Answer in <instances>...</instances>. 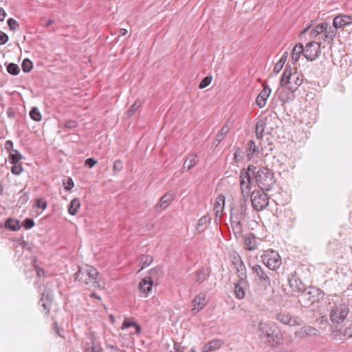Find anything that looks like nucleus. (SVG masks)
<instances>
[{"label":"nucleus","instance_id":"3c124183","mask_svg":"<svg viewBox=\"0 0 352 352\" xmlns=\"http://www.w3.org/2000/svg\"><path fill=\"white\" fill-rule=\"evenodd\" d=\"M123 168V164L120 160H117L113 163V169L114 172H120Z\"/></svg>","mask_w":352,"mask_h":352},{"label":"nucleus","instance_id":"774afa93","mask_svg":"<svg viewBox=\"0 0 352 352\" xmlns=\"http://www.w3.org/2000/svg\"><path fill=\"white\" fill-rule=\"evenodd\" d=\"M276 318L278 321L281 322L283 324H286V320L285 319L284 315L278 314H276Z\"/></svg>","mask_w":352,"mask_h":352},{"label":"nucleus","instance_id":"5701e85b","mask_svg":"<svg viewBox=\"0 0 352 352\" xmlns=\"http://www.w3.org/2000/svg\"><path fill=\"white\" fill-rule=\"evenodd\" d=\"M223 344L221 339H214L206 344L202 348V352H211L220 349Z\"/></svg>","mask_w":352,"mask_h":352},{"label":"nucleus","instance_id":"9b49d317","mask_svg":"<svg viewBox=\"0 0 352 352\" xmlns=\"http://www.w3.org/2000/svg\"><path fill=\"white\" fill-rule=\"evenodd\" d=\"M321 53L320 43L309 42L303 48V56L307 60L313 61L316 60Z\"/></svg>","mask_w":352,"mask_h":352},{"label":"nucleus","instance_id":"c85d7f7f","mask_svg":"<svg viewBox=\"0 0 352 352\" xmlns=\"http://www.w3.org/2000/svg\"><path fill=\"white\" fill-rule=\"evenodd\" d=\"M302 53L303 54V45L301 43L296 45L293 48L292 54V62L293 64H296Z\"/></svg>","mask_w":352,"mask_h":352},{"label":"nucleus","instance_id":"69168bd1","mask_svg":"<svg viewBox=\"0 0 352 352\" xmlns=\"http://www.w3.org/2000/svg\"><path fill=\"white\" fill-rule=\"evenodd\" d=\"M285 78H286V69L283 71V74H282V77H281V79H280V85L282 87H284V86L286 84Z\"/></svg>","mask_w":352,"mask_h":352},{"label":"nucleus","instance_id":"f03ea898","mask_svg":"<svg viewBox=\"0 0 352 352\" xmlns=\"http://www.w3.org/2000/svg\"><path fill=\"white\" fill-rule=\"evenodd\" d=\"M248 170L251 172V175L254 177L257 186L263 190H270L276 184L274 173L266 166L249 165Z\"/></svg>","mask_w":352,"mask_h":352},{"label":"nucleus","instance_id":"6ab92c4d","mask_svg":"<svg viewBox=\"0 0 352 352\" xmlns=\"http://www.w3.org/2000/svg\"><path fill=\"white\" fill-rule=\"evenodd\" d=\"M174 199V195L171 192L164 194L157 204L156 210L166 209Z\"/></svg>","mask_w":352,"mask_h":352},{"label":"nucleus","instance_id":"4c0bfd02","mask_svg":"<svg viewBox=\"0 0 352 352\" xmlns=\"http://www.w3.org/2000/svg\"><path fill=\"white\" fill-rule=\"evenodd\" d=\"M208 270L205 268L200 269L196 275V282L198 283H201L208 276Z\"/></svg>","mask_w":352,"mask_h":352},{"label":"nucleus","instance_id":"6e6552de","mask_svg":"<svg viewBox=\"0 0 352 352\" xmlns=\"http://www.w3.org/2000/svg\"><path fill=\"white\" fill-rule=\"evenodd\" d=\"M263 263L270 270H275L278 268L281 263V258L279 254L274 250L265 251L261 256Z\"/></svg>","mask_w":352,"mask_h":352},{"label":"nucleus","instance_id":"5fc2aeb1","mask_svg":"<svg viewBox=\"0 0 352 352\" xmlns=\"http://www.w3.org/2000/svg\"><path fill=\"white\" fill-rule=\"evenodd\" d=\"M8 36L6 33L0 32V45H4L8 42Z\"/></svg>","mask_w":352,"mask_h":352},{"label":"nucleus","instance_id":"aec40b11","mask_svg":"<svg viewBox=\"0 0 352 352\" xmlns=\"http://www.w3.org/2000/svg\"><path fill=\"white\" fill-rule=\"evenodd\" d=\"M225 198L223 195H219L216 199L214 206V221H217L221 217L224 208Z\"/></svg>","mask_w":352,"mask_h":352},{"label":"nucleus","instance_id":"f257e3e1","mask_svg":"<svg viewBox=\"0 0 352 352\" xmlns=\"http://www.w3.org/2000/svg\"><path fill=\"white\" fill-rule=\"evenodd\" d=\"M76 280L87 287L88 289H102L104 283L98 270L89 265L79 267L74 274Z\"/></svg>","mask_w":352,"mask_h":352},{"label":"nucleus","instance_id":"4d7b16f0","mask_svg":"<svg viewBox=\"0 0 352 352\" xmlns=\"http://www.w3.org/2000/svg\"><path fill=\"white\" fill-rule=\"evenodd\" d=\"M36 206L38 208H41L42 210H45L47 206V203L43 199H38L36 201Z\"/></svg>","mask_w":352,"mask_h":352},{"label":"nucleus","instance_id":"2f4dec72","mask_svg":"<svg viewBox=\"0 0 352 352\" xmlns=\"http://www.w3.org/2000/svg\"><path fill=\"white\" fill-rule=\"evenodd\" d=\"M327 27L328 23L326 22L319 23L315 28L311 30L309 34L311 36L315 37L327 30Z\"/></svg>","mask_w":352,"mask_h":352},{"label":"nucleus","instance_id":"4468645a","mask_svg":"<svg viewBox=\"0 0 352 352\" xmlns=\"http://www.w3.org/2000/svg\"><path fill=\"white\" fill-rule=\"evenodd\" d=\"M287 282L292 292L290 295H289V293L287 292V298H289V301H292V300L291 298L294 296L297 297L302 289H305V286L300 280L294 278H292V279L288 278Z\"/></svg>","mask_w":352,"mask_h":352},{"label":"nucleus","instance_id":"b1692460","mask_svg":"<svg viewBox=\"0 0 352 352\" xmlns=\"http://www.w3.org/2000/svg\"><path fill=\"white\" fill-rule=\"evenodd\" d=\"M262 148H260L259 145H256V142L251 140L248 143V148L246 150L247 157L250 160L254 155L260 154Z\"/></svg>","mask_w":352,"mask_h":352},{"label":"nucleus","instance_id":"37998d69","mask_svg":"<svg viewBox=\"0 0 352 352\" xmlns=\"http://www.w3.org/2000/svg\"><path fill=\"white\" fill-rule=\"evenodd\" d=\"M7 71L9 74L15 76L19 73L20 69H19V67L16 64L10 63L7 66Z\"/></svg>","mask_w":352,"mask_h":352},{"label":"nucleus","instance_id":"4be33fe9","mask_svg":"<svg viewBox=\"0 0 352 352\" xmlns=\"http://www.w3.org/2000/svg\"><path fill=\"white\" fill-rule=\"evenodd\" d=\"M192 311L196 314L202 309L206 305V298L204 294L197 295L192 302Z\"/></svg>","mask_w":352,"mask_h":352},{"label":"nucleus","instance_id":"20e7f679","mask_svg":"<svg viewBox=\"0 0 352 352\" xmlns=\"http://www.w3.org/2000/svg\"><path fill=\"white\" fill-rule=\"evenodd\" d=\"M280 331L276 325L270 322H259L257 329L258 338L265 343L275 341L278 338Z\"/></svg>","mask_w":352,"mask_h":352},{"label":"nucleus","instance_id":"c756f323","mask_svg":"<svg viewBox=\"0 0 352 352\" xmlns=\"http://www.w3.org/2000/svg\"><path fill=\"white\" fill-rule=\"evenodd\" d=\"M197 163V155L194 153H190L186 157L184 164L183 168L184 169H190Z\"/></svg>","mask_w":352,"mask_h":352},{"label":"nucleus","instance_id":"0e129e2a","mask_svg":"<svg viewBox=\"0 0 352 352\" xmlns=\"http://www.w3.org/2000/svg\"><path fill=\"white\" fill-rule=\"evenodd\" d=\"M34 267H35V270L36 272L37 276L41 277L44 275V274H45L44 270L41 267H40L36 265H34Z\"/></svg>","mask_w":352,"mask_h":352},{"label":"nucleus","instance_id":"052dcab7","mask_svg":"<svg viewBox=\"0 0 352 352\" xmlns=\"http://www.w3.org/2000/svg\"><path fill=\"white\" fill-rule=\"evenodd\" d=\"M294 334L300 338H305L307 336L305 335V331H304V327H301L297 331H295Z\"/></svg>","mask_w":352,"mask_h":352},{"label":"nucleus","instance_id":"e433bc0d","mask_svg":"<svg viewBox=\"0 0 352 352\" xmlns=\"http://www.w3.org/2000/svg\"><path fill=\"white\" fill-rule=\"evenodd\" d=\"M285 62H286V52H285L282 54L280 60L276 63V65L274 67V72L276 74L279 73L281 71V69H283Z\"/></svg>","mask_w":352,"mask_h":352},{"label":"nucleus","instance_id":"c9c22d12","mask_svg":"<svg viewBox=\"0 0 352 352\" xmlns=\"http://www.w3.org/2000/svg\"><path fill=\"white\" fill-rule=\"evenodd\" d=\"M23 158V155L17 150H13L9 154V160L12 164L19 163Z\"/></svg>","mask_w":352,"mask_h":352},{"label":"nucleus","instance_id":"1a4fd4ad","mask_svg":"<svg viewBox=\"0 0 352 352\" xmlns=\"http://www.w3.org/2000/svg\"><path fill=\"white\" fill-rule=\"evenodd\" d=\"M240 188L242 194L241 198L248 199L251 186H252V175L251 172L247 170L243 169L240 172Z\"/></svg>","mask_w":352,"mask_h":352},{"label":"nucleus","instance_id":"864d4df0","mask_svg":"<svg viewBox=\"0 0 352 352\" xmlns=\"http://www.w3.org/2000/svg\"><path fill=\"white\" fill-rule=\"evenodd\" d=\"M135 323L133 322V321H131L128 318H126L124 322H123V324H122V326L121 327L122 329H128L132 326H135Z\"/></svg>","mask_w":352,"mask_h":352},{"label":"nucleus","instance_id":"0eeeda50","mask_svg":"<svg viewBox=\"0 0 352 352\" xmlns=\"http://www.w3.org/2000/svg\"><path fill=\"white\" fill-rule=\"evenodd\" d=\"M261 189L254 190L251 193V202L252 207L257 211H262L269 205V197Z\"/></svg>","mask_w":352,"mask_h":352},{"label":"nucleus","instance_id":"f704fd0d","mask_svg":"<svg viewBox=\"0 0 352 352\" xmlns=\"http://www.w3.org/2000/svg\"><path fill=\"white\" fill-rule=\"evenodd\" d=\"M337 31L336 30L330 28L329 31L326 32L323 38V41L329 44L331 43L335 37L336 36Z\"/></svg>","mask_w":352,"mask_h":352},{"label":"nucleus","instance_id":"7c9ffc66","mask_svg":"<svg viewBox=\"0 0 352 352\" xmlns=\"http://www.w3.org/2000/svg\"><path fill=\"white\" fill-rule=\"evenodd\" d=\"M210 220L211 218L208 215H204L198 220L197 230L199 232H201L206 229L207 225L210 223Z\"/></svg>","mask_w":352,"mask_h":352},{"label":"nucleus","instance_id":"ea45409f","mask_svg":"<svg viewBox=\"0 0 352 352\" xmlns=\"http://www.w3.org/2000/svg\"><path fill=\"white\" fill-rule=\"evenodd\" d=\"M304 331H305V335L307 336H318L319 335V331L316 328L311 326H305Z\"/></svg>","mask_w":352,"mask_h":352},{"label":"nucleus","instance_id":"bb28decb","mask_svg":"<svg viewBox=\"0 0 352 352\" xmlns=\"http://www.w3.org/2000/svg\"><path fill=\"white\" fill-rule=\"evenodd\" d=\"M230 130V126L228 124H226L217 133L214 144L217 146L224 138V137L229 133Z\"/></svg>","mask_w":352,"mask_h":352},{"label":"nucleus","instance_id":"c03bdc74","mask_svg":"<svg viewBox=\"0 0 352 352\" xmlns=\"http://www.w3.org/2000/svg\"><path fill=\"white\" fill-rule=\"evenodd\" d=\"M153 261L152 256L148 255H142L141 256V263H142V269L150 265Z\"/></svg>","mask_w":352,"mask_h":352},{"label":"nucleus","instance_id":"338daca9","mask_svg":"<svg viewBox=\"0 0 352 352\" xmlns=\"http://www.w3.org/2000/svg\"><path fill=\"white\" fill-rule=\"evenodd\" d=\"M74 184L73 180L72 179H69L67 181V184H66V185L65 186V188L67 190H71L74 187Z\"/></svg>","mask_w":352,"mask_h":352},{"label":"nucleus","instance_id":"473e14b6","mask_svg":"<svg viewBox=\"0 0 352 352\" xmlns=\"http://www.w3.org/2000/svg\"><path fill=\"white\" fill-rule=\"evenodd\" d=\"M80 206V200L77 198L73 199L68 206V212L71 215H76L78 212Z\"/></svg>","mask_w":352,"mask_h":352},{"label":"nucleus","instance_id":"a211bd4d","mask_svg":"<svg viewBox=\"0 0 352 352\" xmlns=\"http://www.w3.org/2000/svg\"><path fill=\"white\" fill-rule=\"evenodd\" d=\"M301 82L302 80L299 78L298 74L289 73L287 75V90L295 91Z\"/></svg>","mask_w":352,"mask_h":352},{"label":"nucleus","instance_id":"a878e982","mask_svg":"<svg viewBox=\"0 0 352 352\" xmlns=\"http://www.w3.org/2000/svg\"><path fill=\"white\" fill-rule=\"evenodd\" d=\"M266 124V119L259 118L257 120L255 127V134L258 140H261L263 139Z\"/></svg>","mask_w":352,"mask_h":352},{"label":"nucleus","instance_id":"09e8293b","mask_svg":"<svg viewBox=\"0 0 352 352\" xmlns=\"http://www.w3.org/2000/svg\"><path fill=\"white\" fill-rule=\"evenodd\" d=\"M211 80H212L211 76L205 77L199 83V88L201 89L206 88L210 84Z\"/></svg>","mask_w":352,"mask_h":352},{"label":"nucleus","instance_id":"603ef678","mask_svg":"<svg viewBox=\"0 0 352 352\" xmlns=\"http://www.w3.org/2000/svg\"><path fill=\"white\" fill-rule=\"evenodd\" d=\"M8 25L11 30H16L17 27H19L17 21L12 18H10L8 20Z\"/></svg>","mask_w":352,"mask_h":352},{"label":"nucleus","instance_id":"423d86ee","mask_svg":"<svg viewBox=\"0 0 352 352\" xmlns=\"http://www.w3.org/2000/svg\"><path fill=\"white\" fill-rule=\"evenodd\" d=\"M349 314V306L344 302L335 303L331 309L329 318L334 324L342 323Z\"/></svg>","mask_w":352,"mask_h":352},{"label":"nucleus","instance_id":"13d9d810","mask_svg":"<svg viewBox=\"0 0 352 352\" xmlns=\"http://www.w3.org/2000/svg\"><path fill=\"white\" fill-rule=\"evenodd\" d=\"M97 163V161L92 158V157H90V158H88L85 161V166L89 167V168H91L93 167L94 165H96Z\"/></svg>","mask_w":352,"mask_h":352},{"label":"nucleus","instance_id":"9d476101","mask_svg":"<svg viewBox=\"0 0 352 352\" xmlns=\"http://www.w3.org/2000/svg\"><path fill=\"white\" fill-rule=\"evenodd\" d=\"M252 274L255 276L254 281L262 287H267L270 285V278L263 268L258 265L252 267Z\"/></svg>","mask_w":352,"mask_h":352},{"label":"nucleus","instance_id":"8fccbe9b","mask_svg":"<svg viewBox=\"0 0 352 352\" xmlns=\"http://www.w3.org/2000/svg\"><path fill=\"white\" fill-rule=\"evenodd\" d=\"M22 226L27 230L32 228L34 226V221L32 219L26 218L22 223Z\"/></svg>","mask_w":352,"mask_h":352},{"label":"nucleus","instance_id":"58836bf2","mask_svg":"<svg viewBox=\"0 0 352 352\" xmlns=\"http://www.w3.org/2000/svg\"><path fill=\"white\" fill-rule=\"evenodd\" d=\"M30 118L36 122H38L41 120L42 116L38 110V109L36 107H34L32 108V109L30 111Z\"/></svg>","mask_w":352,"mask_h":352},{"label":"nucleus","instance_id":"ddd939ff","mask_svg":"<svg viewBox=\"0 0 352 352\" xmlns=\"http://www.w3.org/2000/svg\"><path fill=\"white\" fill-rule=\"evenodd\" d=\"M232 265L234 267L238 280H247L246 267L239 254L234 255Z\"/></svg>","mask_w":352,"mask_h":352},{"label":"nucleus","instance_id":"7ed1b4c3","mask_svg":"<svg viewBox=\"0 0 352 352\" xmlns=\"http://www.w3.org/2000/svg\"><path fill=\"white\" fill-rule=\"evenodd\" d=\"M248 199L241 198L238 205L234 206L230 212V224L236 238L241 236L243 232L242 221L247 216Z\"/></svg>","mask_w":352,"mask_h":352},{"label":"nucleus","instance_id":"f3484780","mask_svg":"<svg viewBox=\"0 0 352 352\" xmlns=\"http://www.w3.org/2000/svg\"><path fill=\"white\" fill-rule=\"evenodd\" d=\"M271 94V89L267 85H264L263 90L259 93L256 99V104L259 108H263L266 104L267 99Z\"/></svg>","mask_w":352,"mask_h":352},{"label":"nucleus","instance_id":"dca6fc26","mask_svg":"<svg viewBox=\"0 0 352 352\" xmlns=\"http://www.w3.org/2000/svg\"><path fill=\"white\" fill-rule=\"evenodd\" d=\"M248 287V283L247 280H237L234 283V294L236 298L240 300L244 298Z\"/></svg>","mask_w":352,"mask_h":352},{"label":"nucleus","instance_id":"a18cd8bd","mask_svg":"<svg viewBox=\"0 0 352 352\" xmlns=\"http://www.w3.org/2000/svg\"><path fill=\"white\" fill-rule=\"evenodd\" d=\"M85 352H102V348L91 341V346L87 347Z\"/></svg>","mask_w":352,"mask_h":352},{"label":"nucleus","instance_id":"72a5a7b5","mask_svg":"<svg viewBox=\"0 0 352 352\" xmlns=\"http://www.w3.org/2000/svg\"><path fill=\"white\" fill-rule=\"evenodd\" d=\"M150 276L148 277H152V280L154 281V279L157 280L163 276V270L160 266L155 267L151 269L149 272Z\"/></svg>","mask_w":352,"mask_h":352},{"label":"nucleus","instance_id":"de8ad7c7","mask_svg":"<svg viewBox=\"0 0 352 352\" xmlns=\"http://www.w3.org/2000/svg\"><path fill=\"white\" fill-rule=\"evenodd\" d=\"M13 166L11 168V172L14 175H19L23 171V167L19 163L12 164Z\"/></svg>","mask_w":352,"mask_h":352},{"label":"nucleus","instance_id":"6e6d98bb","mask_svg":"<svg viewBox=\"0 0 352 352\" xmlns=\"http://www.w3.org/2000/svg\"><path fill=\"white\" fill-rule=\"evenodd\" d=\"M65 126L67 129H74L77 126V122L75 120H68L65 123Z\"/></svg>","mask_w":352,"mask_h":352},{"label":"nucleus","instance_id":"2eb2a0df","mask_svg":"<svg viewBox=\"0 0 352 352\" xmlns=\"http://www.w3.org/2000/svg\"><path fill=\"white\" fill-rule=\"evenodd\" d=\"M352 24V16L346 14H338L333 20V27L342 29Z\"/></svg>","mask_w":352,"mask_h":352},{"label":"nucleus","instance_id":"bf43d9fd","mask_svg":"<svg viewBox=\"0 0 352 352\" xmlns=\"http://www.w3.org/2000/svg\"><path fill=\"white\" fill-rule=\"evenodd\" d=\"M107 348L111 350V352H126L125 351L121 350L116 345L108 344Z\"/></svg>","mask_w":352,"mask_h":352},{"label":"nucleus","instance_id":"cd10ccee","mask_svg":"<svg viewBox=\"0 0 352 352\" xmlns=\"http://www.w3.org/2000/svg\"><path fill=\"white\" fill-rule=\"evenodd\" d=\"M5 228L11 231H18L21 228L20 221L14 219L8 218L5 222Z\"/></svg>","mask_w":352,"mask_h":352},{"label":"nucleus","instance_id":"393cba45","mask_svg":"<svg viewBox=\"0 0 352 352\" xmlns=\"http://www.w3.org/2000/svg\"><path fill=\"white\" fill-rule=\"evenodd\" d=\"M153 285L152 277H145L140 281L139 288L142 293L148 295L152 290Z\"/></svg>","mask_w":352,"mask_h":352},{"label":"nucleus","instance_id":"f8f14e48","mask_svg":"<svg viewBox=\"0 0 352 352\" xmlns=\"http://www.w3.org/2000/svg\"><path fill=\"white\" fill-rule=\"evenodd\" d=\"M331 337L334 340H346L352 338V322L344 329L338 328L337 326L331 327Z\"/></svg>","mask_w":352,"mask_h":352},{"label":"nucleus","instance_id":"e2e57ef3","mask_svg":"<svg viewBox=\"0 0 352 352\" xmlns=\"http://www.w3.org/2000/svg\"><path fill=\"white\" fill-rule=\"evenodd\" d=\"M5 148L10 153L13 152V142L11 140H8L5 143Z\"/></svg>","mask_w":352,"mask_h":352},{"label":"nucleus","instance_id":"412c9836","mask_svg":"<svg viewBox=\"0 0 352 352\" xmlns=\"http://www.w3.org/2000/svg\"><path fill=\"white\" fill-rule=\"evenodd\" d=\"M244 245L246 250L252 251L257 249L258 243L255 236L249 233L244 236Z\"/></svg>","mask_w":352,"mask_h":352},{"label":"nucleus","instance_id":"39448f33","mask_svg":"<svg viewBox=\"0 0 352 352\" xmlns=\"http://www.w3.org/2000/svg\"><path fill=\"white\" fill-rule=\"evenodd\" d=\"M322 292L314 287H305L298 294V302L302 307H308L313 304L315 301L318 300Z\"/></svg>","mask_w":352,"mask_h":352},{"label":"nucleus","instance_id":"a19ab883","mask_svg":"<svg viewBox=\"0 0 352 352\" xmlns=\"http://www.w3.org/2000/svg\"><path fill=\"white\" fill-rule=\"evenodd\" d=\"M140 106H141V102L139 100L135 101L131 105V107L129 108V109L127 111V112H126L127 117L129 118V117L132 116L138 111V109L140 107Z\"/></svg>","mask_w":352,"mask_h":352},{"label":"nucleus","instance_id":"79ce46f5","mask_svg":"<svg viewBox=\"0 0 352 352\" xmlns=\"http://www.w3.org/2000/svg\"><path fill=\"white\" fill-rule=\"evenodd\" d=\"M32 62L28 58H25L21 64V67L24 72H30L32 69Z\"/></svg>","mask_w":352,"mask_h":352},{"label":"nucleus","instance_id":"680f3d73","mask_svg":"<svg viewBox=\"0 0 352 352\" xmlns=\"http://www.w3.org/2000/svg\"><path fill=\"white\" fill-rule=\"evenodd\" d=\"M39 304L43 307V309L45 310V314H47L50 309V303L44 302L43 298L39 301Z\"/></svg>","mask_w":352,"mask_h":352},{"label":"nucleus","instance_id":"49530a36","mask_svg":"<svg viewBox=\"0 0 352 352\" xmlns=\"http://www.w3.org/2000/svg\"><path fill=\"white\" fill-rule=\"evenodd\" d=\"M302 324V320L298 317L290 318L287 320V325L292 327L296 324L300 325Z\"/></svg>","mask_w":352,"mask_h":352}]
</instances>
